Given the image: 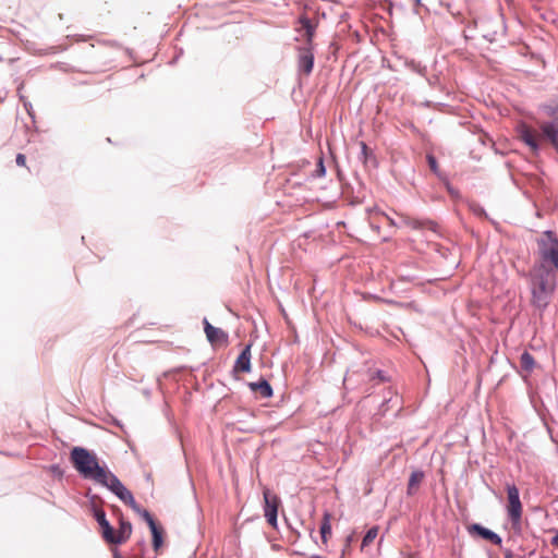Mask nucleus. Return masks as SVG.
Returning a JSON list of instances; mask_svg holds the SVG:
<instances>
[{"mask_svg":"<svg viewBox=\"0 0 558 558\" xmlns=\"http://www.w3.org/2000/svg\"><path fill=\"white\" fill-rule=\"evenodd\" d=\"M70 459L75 470L85 480H92L108 489L111 487V480H118V476L106 465L99 464L95 453L84 447L72 448Z\"/></svg>","mask_w":558,"mask_h":558,"instance_id":"obj_1","label":"nucleus"},{"mask_svg":"<svg viewBox=\"0 0 558 558\" xmlns=\"http://www.w3.org/2000/svg\"><path fill=\"white\" fill-rule=\"evenodd\" d=\"M531 280L532 305L545 310L555 292L556 284L550 280V271L543 265L535 269Z\"/></svg>","mask_w":558,"mask_h":558,"instance_id":"obj_2","label":"nucleus"},{"mask_svg":"<svg viewBox=\"0 0 558 558\" xmlns=\"http://www.w3.org/2000/svg\"><path fill=\"white\" fill-rule=\"evenodd\" d=\"M546 239L538 240V253L543 262L558 269V238L553 231L545 232Z\"/></svg>","mask_w":558,"mask_h":558,"instance_id":"obj_3","label":"nucleus"},{"mask_svg":"<svg viewBox=\"0 0 558 558\" xmlns=\"http://www.w3.org/2000/svg\"><path fill=\"white\" fill-rule=\"evenodd\" d=\"M392 227H402L407 226L414 230H428L433 233H438V225L429 219H414L405 215H400L399 221H396L393 218L383 213Z\"/></svg>","mask_w":558,"mask_h":558,"instance_id":"obj_4","label":"nucleus"},{"mask_svg":"<svg viewBox=\"0 0 558 558\" xmlns=\"http://www.w3.org/2000/svg\"><path fill=\"white\" fill-rule=\"evenodd\" d=\"M508 494V515L513 526L519 525L522 515V505L520 501V493L515 485L507 486Z\"/></svg>","mask_w":558,"mask_h":558,"instance_id":"obj_5","label":"nucleus"},{"mask_svg":"<svg viewBox=\"0 0 558 558\" xmlns=\"http://www.w3.org/2000/svg\"><path fill=\"white\" fill-rule=\"evenodd\" d=\"M109 490L114 494L122 502L130 506L136 513L140 514V512L144 509L137 505L132 493L122 484L119 478L114 481L111 480V487Z\"/></svg>","mask_w":558,"mask_h":558,"instance_id":"obj_6","label":"nucleus"},{"mask_svg":"<svg viewBox=\"0 0 558 558\" xmlns=\"http://www.w3.org/2000/svg\"><path fill=\"white\" fill-rule=\"evenodd\" d=\"M313 45H303L298 47V69L305 75H310L314 68Z\"/></svg>","mask_w":558,"mask_h":558,"instance_id":"obj_7","label":"nucleus"},{"mask_svg":"<svg viewBox=\"0 0 558 558\" xmlns=\"http://www.w3.org/2000/svg\"><path fill=\"white\" fill-rule=\"evenodd\" d=\"M264 500H265V507H264V512H265V518L267 519V522L276 527L277 526V522H278V499L277 497H270V495L268 493H264Z\"/></svg>","mask_w":558,"mask_h":558,"instance_id":"obj_8","label":"nucleus"},{"mask_svg":"<svg viewBox=\"0 0 558 558\" xmlns=\"http://www.w3.org/2000/svg\"><path fill=\"white\" fill-rule=\"evenodd\" d=\"M131 534L132 524L129 521L121 519L119 530L116 532L114 529H112L111 537L109 538L108 543L113 545L123 544L126 542V539H129Z\"/></svg>","mask_w":558,"mask_h":558,"instance_id":"obj_9","label":"nucleus"},{"mask_svg":"<svg viewBox=\"0 0 558 558\" xmlns=\"http://www.w3.org/2000/svg\"><path fill=\"white\" fill-rule=\"evenodd\" d=\"M469 532H470V534H476V535L481 536L482 538L487 539L497 546H500L502 543L501 537L497 533H495L494 531H492L478 523H474V524L470 525Z\"/></svg>","mask_w":558,"mask_h":558,"instance_id":"obj_10","label":"nucleus"},{"mask_svg":"<svg viewBox=\"0 0 558 558\" xmlns=\"http://www.w3.org/2000/svg\"><path fill=\"white\" fill-rule=\"evenodd\" d=\"M94 517H95V520L97 521V523L99 524V526L101 529V535H102L104 539L108 543L109 538L111 537V533H112V529L113 527L111 526V524L107 520L106 512L102 509H100V508H95L94 509Z\"/></svg>","mask_w":558,"mask_h":558,"instance_id":"obj_11","label":"nucleus"},{"mask_svg":"<svg viewBox=\"0 0 558 558\" xmlns=\"http://www.w3.org/2000/svg\"><path fill=\"white\" fill-rule=\"evenodd\" d=\"M234 371L248 373L251 371V344H247L238 356Z\"/></svg>","mask_w":558,"mask_h":558,"instance_id":"obj_12","label":"nucleus"},{"mask_svg":"<svg viewBox=\"0 0 558 558\" xmlns=\"http://www.w3.org/2000/svg\"><path fill=\"white\" fill-rule=\"evenodd\" d=\"M543 135L553 144L558 150V125L556 122L549 121L544 122L541 125Z\"/></svg>","mask_w":558,"mask_h":558,"instance_id":"obj_13","label":"nucleus"},{"mask_svg":"<svg viewBox=\"0 0 558 558\" xmlns=\"http://www.w3.org/2000/svg\"><path fill=\"white\" fill-rule=\"evenodd\" d=\"M248 387L253 392H258L263 398H270L272 396V388L266 379L262 378L256 383H250Z\"/></svg>","mask_w":558,"mask_h":558,"instance_id":"obj_14","label":"nucleus"},{"mask_svg":"<svg viewBox=\"0 0 558 558\" xmlns=\"http://www.w3.org/2000/svg\"><path fill=\"white\" fill-rule=\"evenodd\" d=\"M520 138L534 151L537 153L539 149L538 142L535 134L527 128L522 126L520 130Z\"/></svg>","mask_w":558,"mask_h":558,"instance_id":"obj_15","label":"nucleus"},{"mask_svg":"<svg viewBox=\"0 0 558 558\" xmlns=\"http://www.w3.org/2000/svg\"><path fill=\"white\" fill-rule=\"evenodd\" d=\"M299 23H300L302 29L305 32V34H304L305 35V44L304 45H313V37L315 34V25L305 15H302L299 19Z\"/></svg>","mask_w":558,"mask_h":558,"instance_id":"obj_16","label":"nucleus"},{"mask_svg":"<svg viewBox=\"0 0 558 558\" xmlns=\"http://www.w3.org/2000/svg\"><path fill=\"white\" fill-rule=\"evenodd\" d=\"M206 337L210 343L227 342L228 340V335L217 327H208V335Z\"/></svg>","mask_w":558,"mask_h":558,"instance_id":"obj_17","label":"nucleus"},{"mask_svg":"<svg viewBox=\"0 0 558 558\" xmlns=\"http://www.w3.org/2000/svg\"><path fill=\"white\" fill-rule=\"evenodd\" d=\"M424 477V473L422 471H413L410 475L408 483V495H413L416 490V487L420 485Z\"/></svg>","mask_w":558,"mask_h":558,"instance_id":"obj_18","label":"nucleus"},{"mask_svg":"<svg viewBox=\"0 0 558 558\" xmlns=\"http://www.w3.org/2000/svg\"><path fill=\"white\" fill-rule=\"evenodd\" d=\"M521 368L526 373H531L535 367V360L531 353L524 351L520 356Z\"/></svg>","mask_w":558,"mask_h":558,"instance_id":"obj_19","label":"nucleus"},{"mask_svg":"<svg viewBox=\"0 0 558 558\" xmlns=\"http://www.w3.org/2000/svg\"><path fill=\"white\" fill-rule=\"evenodd\" d=\"M149 529L153 536V547L157 551L162 546L163 543L162 530L158 525H155Z\"/></svg>","mask_w":558,"mask_h":558,"instance_id":"obj_20","label":"nucleus"},{"mask_svg":"<svg viewBox=\"0 0 558 558\" xmlns=\"http://www.w3.org/2000/svg\"><path fill=\"white\" fill-rule=\"evenodd\" d=\"M331 534V525L329 522V514H325L323 522L320 524V535L323 538V542H327V536Z\"/></svg>","mask_w":558,"mask_h":558,"instance_id":"obj_21","label":"nucleus"},{"mask_svg":"<svg viewBox=\"0 0 558 558\" xmlns=\"http://www.w3.org/2000/svg\"><path fill=\"white\" fill-rule=\"evenodd\" d=\"M378 534V527L377 526H373L371 527L366 534L364 535L363 539H362V548L368 546L377 536Z\"/></svg>","mask_w":558,"mask_h":558,"instance_id":"obj_22","label":"nucleus"},{"mask_svg":"<svg viewBox=\"0 0 558 558\" xmlns=\"http://www.w3.org/2000/svg\"><path fill=\"white\" fill-rule=\"evenodd\" d=\"M426 160H427V163L429 166V169L437 175V177H440V172H439V168H438V162L435 158L434 155L432 154H428L426 156Z\"/></svg>","mask_w":558,"mask_h":558,"instance_id":"obj_23","label":"nucleus"},{"mask_svg":"<svg viewBox=\"0 0 558 558\" xmlns=\"http://www.w3.org/2000/svg\"><path fill=\"white\" fill-rule=\"evenodd\" d=\"M360 146H361L360 159H362L363 162H367V160L373 157V151L368 148V146L364 142H361Z\"/></svg>","mask_w":558,"mask_h":558,"instance_id":"obj_24","label":"nucleus"},{"mask_svg":"<svg viewBox=\"0 0 558 558\" xmlns=\"http://www.w3.org/2000/svg\"><path fill=\"white\" fill-rule=\"evenodd\" d=\"M470 209H471V211H472L475 216L481 217V218H482V217H483V218H487V214H486V211H485L484 207H482L480 204H477V203H472V204H470Z\"/></svg>","mask_w":558,"mask_h":558,"instance_id":"obj_25","label":"nucleus"},{"mask_svg":"<svg viewBox=\"0 0 558 558\" xmlns=\"http://www.w3.org/2000/svg\"><path fill=\"white\" fill-rule=\"evenodd\" d=\"M546 113L553 118V122H556L558 125V104L555 106H546L545 107Z\"/></svg>","mask_w":558,"mask_h":558,"instance_id":"obj_26","label":"nucleus"},{"mask_svg":"<svg viewBox=\"0 0 558 558\" xmlns=\"http://www.w3.org/2000/svg\"><path fill=\"white\" fill-rule=\"evenodd\" d=\"M140 515L145 520V522L148 524L149 527L157 525L155 519L153 518V515L149 513L148 510L143 509L140 512Z\"/></svg>","mask_w":558,"mask_h":558,"instance_id":"obj_27","label":"nucleus"},{"mask_svg":"<svg viewBox=\"0 0 558 558\" xmlns=\"http://www.w3.org/2000/svg\"><path fill=\"white\" fill-rule=\"evenodd\" d=\"M326 174V168H325V165H324V161H323V158H319L318 162H317V166H316V169L313 173V177L315 178H322Z\"/></svg>","mask_w":558,"mask_h":558,"instance_id":"obj_28","label":"nucleus"},{"mask_svg":"<svg viewBox=\"0 0 558 558\" xmlns=\"http://www.w3.org/2000/svg\"><path fill=\"white\" fill-rule=\"evenodd\" d=\"M15 161H16V165H17V166H25V162H26V157H25V155H23V154H17V155H16V159H15Z\"/></svg>","mask_w":558,"mask_h":558,"instance_id":"obj_29","label":"nucleus"},{"mask_svg":"<svg viewBox=\"0 0 558 558\" xmlns=\"http://www.w3.org/2000/svg\"><path fill=\"white\" fill-rule=\"evenodd\" d=\"M373 378H377V379H379L380 381H385V380H386V376H385V374H384V372H383V371H377V372L375 373V376H374Z\"/></svg>","mask_w":558,"mask_h":558,"instance_id":"obj_30","label":"nucleus"},{"mask_svg":"<svg viewBox=\"0 0 558 558\" xmlns=\"http://www.w3.org/2000/svg\"><path fill=\"white\" fill-rule=\"evenodd\" d=\"M208 327L210 328V327H214V326L210 325L209 322L206 318H204V330H205L206 336L208 335Z\"/></svg>","mask_w":558,"mask_h":558,"instance_id":"obj_31","label":"nucleus"},{"mask_svg":"<svg viewBox=\"0 0 558 558\" xmlns=\"http://www.w3.org/2000/svg\"><path fill=\"white\" fill-rule=\"evenodd\" d=\"M353 538H354V535H353V534H350V535L347 537V546H350V544L353 542Z\"/></svg>","mask_w":558,"mask_h":558,"instance_id":"obj_32","label":"nucleus"},{"mask_svg":"<svg viewBox=\"0 0 558 558\" xmlns=\"http://www.w3.org/2000/svg\"><path fill=\"white\" fill-rule=\"evenodd\" d=\"M551 544H553L554 546H558V533L553 537V539H551Z\"/></svg>","mask_w":558,"mask_h":558,"instance_id":"obj_33","label":"nucleus"},{"mask_svg":"<svg viewBox=\"0 0 558 558\" xmlns=\"http://www.w3.org/2000/svg\"><path fill=\"white\" fill-rule=\"evenodd\" d=\"M24 107L26 108L27 112L31 114L29 108L32 107L31 104L24 102Z\"/></svg>","mask_w":558,"mask_h":558,"instance_id":"obj_34","label":"nucleus"},{"mask_svg":"<svg viewBox=\"0 0 558 558\" xmlns=\"http://www.w3.org/2000/svg\"><path fill=\"white\" fill-rule=\"evenodd\" d=\"M371 227H372V229H374V230H376V231H378V230H379V226H378V225H375V223H373V222H371Z\"/></svg>","mask_w":558,"mask_h":558,"instance_id":"obj_35","label":"nucleus"},{"mask_svg":"<svg viewBox=\"0 0 558 558\" xmlns=\"http://www.w3.org/2000/svg\"><path fill=\"white\" fill-rule=\"evenodd\" d=\"M113 558H122L121 555L118 551L113 553Z\"/></svg>","mask_w":558,"mask_h":558,"instance_id":"obj_36","label":"nucleus"},{"mask_svg":"<svg viewBox=\"0 0 558 558\" xmlns=\"http://www.w3.org/2000/svg\"><path fill=\"white\" fill-rule=\"evenodd\" d=\"M506 558H512V554L509 553L508 555H506Z\"/></svg>","mask_w":558,"mask_h":558,"instance_id":"obj_37","label":"nucleus"},{"mask_svg":"<svg viewBox=\"0 0 558 558\" xmlns=\"http://www.w3.org/2000/svg\"><path fill=\"white\" fill-rule=\"evenodd\" d=\"M312 558H324V557L318 556V555H314V556H312Z\"/></svg>","mask_w":558,"mask_h":558,"instance_id":"obj_38","label":"nucleus"}]
</instances>
